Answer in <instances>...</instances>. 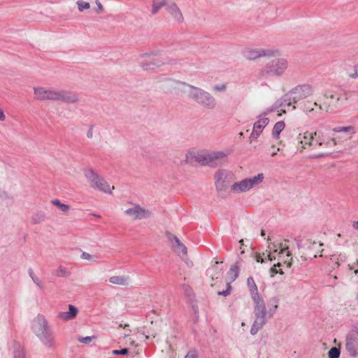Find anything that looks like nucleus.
Instances as JSON below:
<instances>
[{
	"label": "nucleus",
	"mask_w": 358,
	"mask_h": 358,
	"mask_svg": "<svg viewBox=\"0 0 358 358\" xmlns=\"http://www.w3.org/2000/svg\"><path fill=\"white\" fill-rule=\"evenodd\" d=\"M247 285L250 290L251 298L260 296L258 292L257 286L252 277H249L247 280Z\"/></svg>",
	"instance_id": "393cba45"
},
{
	"label": "nucleus",
	"mask_w": 358,
	"mask_h": 358,
	"mask_svg": "<svg viewBox=\"0 0 358 358\" xmlns=\"http://www.w3.org/2000/svg\"><path fill=\"white\" fill-rule=\"evenodd\" d=\"M182 287L183 292H185V295L187 297H191L192 295V290L191 287L187 285H182Z\"/></svg>",
	"instance_id": "37998d69"
},
{
	"label": "nucleus",
	"mask_w": 358,
	"mask_h": 358,
	"mask_svg": "<svg viewBox=\"0 0 358 358\" xmlns=\"http://www.w3.org/2000/svg\"><path fill=\"white\" fill-rule=\"evenodd\" d=\"M265 256V253H256V255H255V259L257 262H261V263H263L264 262V260L267 258L268 260L270 261H272L273 259H275L274 257H273L271 254H268L266 257L264 258V257Z\"/></svg>",
	"instance_id": "473e14b6"
},
{
	"label": "nucleus",
	"mask_w": 358,
	"mask_h": 358,
	"mask_svg": "<svg viewBox=\"0 0 358 358\" xmlns=\"http://www.w3.org/2000/svg\"><path fill=\"white\" fill-rule=\"evenodd\" d=\"M313 132L305 131L299 134L296 137L297 150L302 152L305 149H310V141L313 138Z\"/></svg>",
	"instance_id": "f8f14e48"
},
{
	"label": "nucleus",
	"mask_w": 358,
	"mask_h": 358,
	"mask_svg": "<svg viewBox=\"0 0 358 358\" xmlns=\"http://www.w3.org/2000/svg\"><path fill=\"white\" fill-rule=\"evenodd\" d=\"M313 93V89L311 85L308 84H303L297 85L292 89L288 93H287L284 97V101L287 102V106H289L292 103H296L300 100L304 99Z\"/></svg>",
	"instance_id": "0eeeda50"
},
{
	"label": "nucleus",
	"mask_w": 358,
	"mask_h": 358,
	"mask_svg": "<svg viewBox=\"0 0 358 358\" xmlns=\"http://www.w3.org/2000/svg\"><path fill=\"white\" fill-rule=\"evenodd\" d=\"M279 151V148L277 149V150H273V152L271 153L272 156H274L277 154V152Z\"/></svg>",
	"instance_id": "13d9d810"
},
{
	"label": "nucleus",
	"mask_w": 358,
	"mask_h": 358,
	"mask_svg": "<svg viewBox=\"0 0 358 358\" xmlns=\"http://www.w3.org/2000/svg\"><path fill=\"white\" fill-rule=\"evenodd\" d=\"M168 84H169L170 86L173 87V86H175V85H178V84H179V83H178V82H177V81H175V80H170L168 82Z\"/></svg>",
	"instance_id": "864d4df0"
},
{
	"label": "nucleus",
	"mask_w": 358,
	"mask_h": 358,
	"mask_svg": "<svg viewBox=\"0 0 358 358\" xmlns=\"http://www.w3.org/2000/svg\"><path fill=\"white\" fill-rule=\"evenodd\" d=\"M349 76L352 78H357L358 77L357 71L355 69L353 73L349 75Z\"/></svg>",
	"instance_id": "5fc2aeb1"
},
{
	"label": "nucleus",
	"mask_w": 358,
	"mask_h": 358,
	"mask_svg": "<svg viewBox=\"0 0 358 358\" xmlns=\"http://www.w3.org/2000/svg\"><path fill=\"white\" fill-rule=\"evenodd\" d=\"M269 120L266 117L259 116V120L255 122L253 129L255 131H257L261 134L263 129L268 124Z\"/></svg>",
	"instance_id": "5701e85b"
},
{
	"label": "nucleus",
	"mask_w": 358,
	"mask_h": 358,
	"mask_svg": "<svg viewBox=\"0 0 358 358\" xmlns=\"http://www.w3.org/2000/svg\"><path fill=\"white\" fill-rule=\"evenodd\" d=\"M166 9L177 22L182 23L183 22L184 18L182 12L176 3H168Z\"/></svg>",
	"instance_id": "dca6fc26"
},
{
	"label": "nucleus",
	"mask_w": 358,
	"mask_h": 358,
	"mask_svg": "<svg viewBox=\"0 0 358 358\" xmlns=\"http://www.w3.org/2000/svg\"><path fill=\"white\" fill-rule=\"evenodd\" d=\"M185 358H197V355L195 352H189Z\"/></svg>",
	"instance_id": "8fccbe9b"
},
{
	"label": "nucleus",
	"mask_w": 358,
	"mask_h": 358,
	"mask_svg": "<svg viewBox=\"0 0 358 358\" xmlns=\"http://www.w3.org/2000/svg\"><path fill=\"white\" fill-rule=\"evenodd\" d=\"M345 349L350 357L358 355V331L349 333L345 340Z\"/></svg>",
	"instance_id": "9d476101"
},
{
	"label": "nucleus",
	"mask_w": 358,
	"mask_h": 358,
	"mask_svg": "<svg viewBox=\"0 0 358 358\" xmlns=\"http://www.w3.org/2000/svg\"><path fill=\"white\" fill-rule=\"evenodd\" d=\"M273 110L272 109H267L266 111L264 112L261 115L262 117L264 115H266L268 113L271 112Z\"/></svg>",
	"instance_id": "4d7b16f0"
},
{
	"label": "nucleus",
	"mask_w": 358,
	"mask_h": 358,
	"mask_svg": "<svg viewBox=\"0 0 358 358\" xmlns=\"http://www.w3.org/2000/svg\"><path fill=\"white\" fill-rule=\"evenodd\" d=\"M189 158V154H187V155H186V161L187 162H188Z\"/></svg>",
	"instance_id": "e2e57ef3"
},
{
	"label": "nucleus",
	"mask_w": 358,
	"mask_h": 358,
	"mask_svg": "<svg viewBox=\"0 0 358 358\" xmlns=\"http://www.w3.org/2000/svg\"><path fill=\"white\" fill-rule=\"evenodd\" d=\"M95 3L97 5L96 12L98 13H101L103 11V5L101 3V2L99 0H96Z\"/></svg>",
	"instance_id": "09e8293b"
},
{
	"label": "nucleus",
	"mask_w": 358,
	"mask_h": 358,
	"mask_svg": "<svg viewBox=\"0 0 358 358\" xmlns=\"http://www.w3.org/2000/svg\"><path fill=\"white\" fill-rule=\"evenodd\" d=\"M254 301V314L255 321L250 329V334L255 335L266 324L267 319L271 318L275 312L279 303V299L277 297H273L270 300L272 308H269L266 310L265 302L260 296H256L252 299Z\"/></svg>",
	"instance_id": "f257e3e1"
},
{
	"label": "nucleus",
	"mask_w": 358,
	"mask_h": 358,
	"mask_svg": "<svg viewBox=\"0 0 358 358\" xmlns=\"http://www.w3.org/2000/svg\"><path fill=\"white\" fill-rule=\"evenodd\" d=\"M324 96L326 98H330L331 99H336L334 101H331L329 102L328 106L326 107V111L328 112L329 110H332L334 108L338 107L343 101L341 100L339 96H336L334 94H331L328 96L327 93L324 94Z\"/></svg>",
	"instance_id": "b1692460"
},
{
	"label": "nucleus",
	"mask_w": 358,
	"mask_h": 358,
	"mask_svg": "<svg viewBox=\"0 0 358 358\" xmlns=\"http://www.w3.org/2000/svg\"><path fill=\"white\" fill-rule=\"evenodd\" d=\"M335 132H352L355 133V128L352 126L348 127H337L333 129Z\"/></svg>",
	"instance_id": "72a5a7b5"
},
{
	"label": "nucleus",
	"mask_w": 358,
	"mask_h": 358,
	"mask_svg": "<svg viewBox=\"0 0 358 358\" xmlns=\"http://www.w3.org/2000/svg\"><path fill=\"white\" fill-rule=\"evenodd\" d=\"M166 236L169 239V241L171 243V247L173 249L175 248L176 247H178L180 244L182 243L180 242V241L179 240V238L178 237H176V236H174L173 234H172L170 232H166Z\"/></svg>",
	"instance_id": "c85d7f7f"
},
{
	"label": "nucleus",
	"mask_w": 358,
	"mask_h": 358,
	"mask_svg": "<svg viewBox=\"0 0 358 358\" xmlns=\"http://www.w3.org/2000/svg\"><path fill=\"white\" fill-rule=\"evenodd\" d=\"M284 128L285 123L283 121H279L276 122L273 127L272 131V136H273V138H278L280 132L284 129Z\"/></svg>",
	"instance_id": "cd10ccee"
},
{
	"label": "nucleus",
	"mask_w": 358,
	"mask_h": 358,
	"mask_svg": "<svg viewBox=\"0 0 358 358\" xmlns=\"http://www.w3.org/2000/svg\"><path fill=\"white\" fill-rule=\"evenodd\" d=\"M264 180V174L259 173L257 176L243 179L239 182H234L231 189L232 192L236 194L245 192L250 191L254 187L260 184Z\"/></svg>",
	"instance_id": "1a4fd4ad"
},
{
	"label": "nucleus",
	"mask_w": 358,
	"mask_h": 358,
	"mask_svg": "<svg viewBox=\"0 0 358 358\" xmlns=\"http://www.w3.org/2000/svg\"><path fill=\"white\" fill-rule=\"evenodd\" d=\"M297 247H298V248H301V244L299 242L297 243Z\"/></svg>",
	"instance_id": "0e129e2a"
},
{
	"label": "nucleus",
	"mask_w": 358,
	"mask_h": 358,
	"mask_svg": "<svg viewBox=\"0 0 358 358\" xmlns=\"http://www.w3.org/2000/svg\"><path fill=\"white\" fill-rule=\"evenodd\" d=\"M14 358H25V354L22 348H19L15 351Z\"/></svg>",
	"instance_id": "c03bdc74"
},
{
	"label": "nucleus",
	"mask_w": 358,
	"mask_h": 358,
	"mask_svg": "<svg viewBox=\"0 0 358 358\" xmlns=\"http://www.w3.org/2000/svg\"><path fill=\"white\" fill-rule=\"evenodd\" d=\"M288 67V61L285 58H275L268 61L259 71L262 78L280 77Z\"/></svg>",
	"instance_id": "423d86ee"
},
{
	"label": "nucleus",
	"mask_w": 358,
	"mask_h": 358,
	"mask_svg": "<svg viewBox=\"0 0 358 358\" xmlns=\"http://www.w3.org/2000/svg\"><path fill=\"white\" fill-rule=\"evenodd\" d=\"M279 260H282L283 262V264H286L287 268H290L292 265V257H291V253L289 251H287L285 257L282 256L284 252L288 249V246L286 244L280 243L279 245Z\"/></svg>",
	"instance_id": "a211bd4d"
},
{
	"label": "nucleus",
	"mask_w": 358,
	"mask_h": 358,
	"mask_svg": "<svg viewBox=\"0 0 358 358\" xmlns=\"http://www.w3.org/2000/svg\"><path fill=\"white\" fill-rule=\"evenodd\" d=\"M282 266V264L281 262H278L273 266L270 268L269 273L270 276L271 278L274 277L277 273H280V275L284 274V271L282 268L278 269L277 268H280Z\"/></svg>",
	"instance_id": "c756f323"
},
{
	"label": "nucleus",
	"mask_w": 358,
	"mask_h": 358,
	"mask_svg": "<svg viewBox=\"0 0 358 358\" xmlns=\"http://www.w3.org/2000/svg\"><path fill=\"white\" fill-rule=\"evenodd\" d=\"M213 89L215 91L224 92L227 90V85L225 84L215 85L213 86Z\"/></svg>",
	"instance_id": "a18cd8bd"
},
{
	"label": "nucleus",
	"mask_w": 358,
	"mask_h": 358,
	"mask_svg": "<svg viewBox=\"0 0 358 358\" xmlns=\"http://www.w3.org/2000/svg\"><path fill=\"white\" fill-rule=\"evenodd\" d=\"M352 227L354 229L358 231V221H354L352 222Z\"/></svg>",
	"instance_id": "6e6d98bb"
},
{
	"label": "nucleus",
	"mask_w": 358,
	"mask_h": 358,
	"mask_svg": "<svg viewBox=\"0 0 358 358\" xmlns=\"http://www.w3.org/2000/svg\"><path fill=\"white\" fill-rule=\"evenodd\" d=\"M261 236H265V231L264 230H262Z\"/></svg>",
	"instance_id": "680f3d73"
},
{
	"label": "nucleus",
	"mask_w": 358,
	"mask_h": 358,
	"mask_svg": "<svg viewBox=\"0 0 358 358\" xmlns=\"http://www.w3.org/2000/svg\"><path fill=\"white\" fill-rule=\"evenodd\" d=\"M81 258L83 259L89 260L93 262H98V257L96 255H92L86 252H83Z\"/></svg>",
	"instance_id": "e433bc0d"
},
{
	"label": "nucleus",
	"mask_w": 358,
	"mask_h": 358,
	"mask_svg": "<svg viewBox=\"0 0 358 358\" xmlns=\"http://www.w3.org/2000/svg\"><path fill=\"white\" fill-rule=\"evenodd\" d=\"M87 136L89 138H92L93 137V129L92 127L90 128V129L87 132Z\"/></svg>",
	"instance_id": "3c124183"
},
{
	"label": "nucleus",
	"mask_w": 358,
	"mask_h": 358,
	"mask_svg": "<svg viewBox=\"0 0 358 358\" xmlns=\"http://www.w3.org/2000/svg\"><path fill=\"white\" fill-rule=\"evenodd\" d=\"M45 215L44 213L40 211L36 212V213L33 214L31 216V222L34 224H38L45 220Z\"/></svg>",
	"instance_id": "7c9ffc66"
},
{
	"label": "nucleus",
	"mask_w": 358,
	"mask_h": 358,
	"mask_svg": "<svg viewBox=\"0 0 358 358\" xmlns=\"http://www.w3.org/2000/svg\"><path fill=\"white\" fill-rule=\"evenodd\" d=\"M210 152H197L194 154L193 157L194 160L199 163L202 166H210Z\"/></svg>",
	"instance_id": "4be33fe9"
},
{
	"label": "nucleus",
	"mask_w": 358,
	"mask_h": 358,
	"mask_svg": "<svg viewBox=\"0 0 358 358\" xmlns=\"http://www.w3.org/2000/svg\"><path fill=\"white\" fill-rule=\"evenodd\" d=\"M109 282L112 284L127 286L130 282V278L129 275H114L109 278Z\"/></svg>",
	"instance_id": "412c9836"
},
{
	"label": "nucleus",
	"mask_w": 358,
	"mask_h": 358,
	"mask_svg": "<svg viewBox=\"0 0 358 358\" xmlns=\"http://www.w3.org/2000/svg\"><path fill=\"white\" fill-rule=\"evenodd\" d=\"M239 273V267L237 264L232 265L227 273V278L229 283L234 282L238 277Z\"/></svg>",
	"instance_id": "a878e982"
},
{
	"label": "nucleus",
	"mask_w": 358,
	"mask_h": 358,
	"mask_svg": "<svg viewBox=\"0 0 358 358\" xmlns=\"http://www.w3.org/2000/svg\"><path fill=\"white\" fill-rule=\"evenodd\" d=\"M52 203L64 213L68 212L70 209V206L69 205L61 203L58 199L52 200Z\"/></svg>",
	"instance_id": "2f4dec72"
},
{
	"label": "nucleus",
	"mask_w": 358,
	"mask_h": 358,
	"mask_svg": "<svg viewBox=\"0 0 358 358\" xmlns=\"http://www.w3.org/2000/svg\"><path fill=\"white\" fill-rule=\"evenodd\" d=\"M227 173L224 170H220L215 175V185L217 191L224 190L226 188L225 180Z\"/></svg>",
	"instance_id": "f3484780"
},
{
	"label": "nucleus",
	"mask_w": 358,
	"mask_h": 358,
	"mask_svg": "<svg viewBox=\"0 0 358 358\" xmlns=\"http://www.w3.org/2000/svg\"><path fill=\"white\" fill-rule=\"evenodd\" d=\"M259 133H258L257 131H255L254 130L252 131L250 136V141H255L257 139L258 136H259Z\"/></svg>",
	"instance_id": "de8ad7c7"
},
{
	"label": "nucleus",
	"mask_w": 358,
	"mask_h": 358,
	"mask_svg": "<svg viewBox=\"0 0 358 358\" xmlns=\"http://www.w3.org/2000/svg\"><path fill=\"white\" fill-rule=\"evenodd\" d=\"M178 255L181 256H185L187 252V248L185 245L182 243L178 247H176L173 249Z\"/></svg>",
	"instance_id": "f704fd0d"
},
{
	"label": "nucleus",
	"mask_w": 358,
	"mask_h": 358,
	"mask_svg": "<svg viewBox=\"0 0 358 358\" xmlns=\"http://www.w3.org/2000/svg\"><path fill=\"white\" fill-rule=\"evenodd\" d=\"M31 329L40 341L48 348L55 346L54 334L48 320L42 315H38L31 324Z\"/></svg>",
	"instance_id": "7ed1b4c3"
},
{
	"label": "nucleus",
	"mask_w": 358,
	"mask_h": 358,
	"mask_svg": "<svg viewBox=\"0 0 358 358\" xmlns=\"http://www.w3.org/2000/svg\"><path fill=\"white\" fill-rule=\"evenodd\" d=\"M124 213L134 220L148 218L151 215L148 210L141 208L139 205H134L132 207L127 209Z\"/></svg>",
	"instance_id": "9b49d317"
},
{
	"label": "nucleus",
	"mask_w": 358,
	"mask_h": 358,
	"mask_svg": "<svg viewBox=\"0 0 358 358\" xmlns=\"http://www.w3.org/2000/svg\"><path fill=\"white\" fill-rule=\"evenodd\" d=\"M56 275L57 276H67L69 271L65 268L59 266L56 271Z\"/></svg>",
	"instance_id": "a19ab883"
},
{
	"label": "nucleus",
	"mask_w": 358,
	"mask_h": 358,
	"mask_svg": "<svg viewBox=\"0 0 358 358\" xmlns=\"http://www.w3.org/2000/svg\"><path fill=\"white\" fill-rule=\"evenodd\" d=\"M34 92L35 98L40 101H58L66 103H76L79 101L78 95L70 91L38 87H34Z\"/></svg>",
	"instance_id": "f03ea898"
},
{
	"label": "nucleus",
	"mask_w": 358,
	"mask_h": 358,
	"mask_svg": "<svg viewBox=\"0 0 358 358\" xmlns=\"http://www.w3.org/2000/svg\"><path fill=\"white\" fill-rule=\"evenodd\" d=\"M310 141V150L318 151V153L313 155L312 158H320L331 154V150L336 145L334 138H325L321 131L313 132V138Z\"/></svg>",
	"instance_id": "20e7f679"
},
{
	"label": "nucleus",
	"mask_w": 358,
	"mask_h": 358,
	"mask_svg": "<svg viewBox=\"0 0 358 358\" xmlns=\"http://www.w3.org/2000/svg\"><path fill=\"white\" fill-rule=\"evenodd\" d=\"M129 352L127 348H122L121 350H114L112 351V354L114 355H126Z\"/></svg>",
	"instance_id": "79ce46f5"
},
{
	"label": "nucleus",
	"mask_w": 358,
	"mask_h": 358,
	"mask_svg": "<svg viewBox=\"0 0 358 358\" xmlns=\"http://www.w3.org/2000/svg\"><path fill=\"white\" fill-rule=\"evenodd\" d=\"M164 62L159 59H152L149 61L142 62L141 66L143 70L148 71L161 66Z\"/></svg>",
	"instance_id": "aec40b11"
},
{
	"label": "nucleus",
	"mask_w": 358,
	"mask_h": 358,
	"mask_svg": "<svg viewBox=\"0 0 358 358\" xmlns=\"http://www.w3.org/2000/svg\"><path fill=\"white\" fill-rule=\"evenodd\" d=\"M239 243H240V245H241V247L242 245H243V239L240 240V241H239Z\"/></svg>",
	"instance_id": "bf43d9fd"
},
{
	"label": "nucleus",
	"mask_w": 358,
	"mask_h": 358,
	"mask_svg": "<svg viewBox=\"0 0 358 358\" xmlns=\"http://www.w3.org/2000/svg\"><path fill=\"white\" fill-rule=\"evenodd\" d=\"M85 176L92 188L104 193H111L110 187L108 182L93 169H86L85 171Z\"/></svg>",
	"instance_id": "6e6552de"
},
{
	"label": "nucleus",
	"mask_w": 358,
	"mask_h": 358,
	"mask_svg": "<svg viewBox=\"0 0 358 358\" xmlns=\"http://www.w3.org/2000/svg\"><path fill=\"white\" fill-rule=\"evenodd\" d=\"M6 119V115L3 110L0 108V120L3 121Z\"/></svg>",
	"instance_id": "603ef678"
},
{
	"label": "nucleus",
	"mask_w": 358,
	"mask_h": 358,
	"mask_svg": "<svg viewBox=\"0 0 358 358\" xmlns=\"http://www.w3.org/2000/svg\"><path fill=\"white\" fill-rule=\"evenodd\" d=\"M69 311L60 312L58 314L57 317L59 319L64 321H68L73 319L78 313V309L73 305H69Z\"/></svg>",
	"instance_id": "6ab92c4d"
},
{
	"label": "nucleus",
	"mask_w": 358,
	"mask_h": 358,
	"mask_svg": "<svg viewBox=\"0 0 358 358\" xmlns=\"http://www.w3.org/2000/svg\"><path fill=\"white\" fill-rule=\"evenodd\" d=\"M29 274L30 277L31 278L32 280L34 281V282L38 287H40V288H43V284L42 283V282L40 280V279L38 277L34 275L32 269H29Z\"/></svg>",
	"instance_id": "4c0bfd02"
},
{
	"label": "nucleus",
	"mask_w": 358,
	"mask_h": 358,
	"mask_svg": "<svg viewBox=\"0 0 358 358\" xmlns=\"http://www.w3.org/2000/svg\"><path fill=\"white\" fill-rule=\"evenodd\" d=\"M188 87L187 91L189 99L193 100L199 106L206 109H214L217 106L215 98L208 92L189 84L181 83Z\"/></svg>",
	"instance_id": "39448f33"
},
{
	"label": "nucleus",
	"mask_w": 358,
	"mask_h": 358,
	"mask_svg": "<svg viewBox=\"0 0 358 358\" xmlns=\"http://www.w3.org/2000/svg\"><path fill=\"white\" fill-rule=\"evenodd\" d=\"M337 236H338V237H341V234H337Z\"/></svg>",
	"instance_id": "69168bd1"
},
{
	"label": "nucleus",
	"mask_w": 358,
	"mask_h": 358,
	"mask_svg": "<svg viewBox=\"0 0 358 358\" xmlns=\"http://www.w3.org/2000/svg\"><path fill=\"white\" fill-rule=\"evenodd\" d=\"M76 4L80 12H83L85 9H89L90 8V3L83 0H78Z\"/></svg>",
	"instance_id": "c9c22d12"
},
{
	"label": "nucleus",
	"mask_w": 358,
	"mask_h": 358,
	"mask_svg": "<svg viewBox=\"0 0 358 358\" xmlns=\"http://www.w3.org/2000/svg\"><path fill=\"white\" fill-rule=\"evenodd\" d=\"M167 0H153L152 5V13L153 15L156 14L160 8L164 6H167L168 5Z\"/></svg>",
	"instance_id": "bb28decb"
},
{
	"label": "nucleus",
	"mask_w": 358,
	"mask_h": 358,
	"mask_svg": "<svg viewBox=\"0 0 358 358\" xmlns=\"http://www.w3.org/2000/svg\"><path fill=\"white\" fill-rule=\"evenodd\" d=\"M228 152L223 151L211 152L209 153L210 166L216 167L224 164L227 158Z\"/></svg>",
	"instance_id": "2eb2a0df"
},
{
	"label": "nucleus",
	"mask_w": 358,
	"mask_h": 358,
	"mask_svg": "<svg viewBox=\"0 0 358 358\" xmlns=\"http://www.w3.org/2000/svg\"><path fill=\"white\" fill-rule=\"evenodd\" d=\"M231 289V287L230 285V283L229 282H227V289L226 290H223L222 292H218V294L219 295H222V296H227L228 295L230 294V290Z\"/></svg>",
	"instance_id": "49530a36"
},
{
	"label": "nucleus",
	"mask_w": 358,
	"mask_h": 358,
	"mask_svg": "<svg viewBox=\"0 0 358 358\" xmlns=\"http://www.w3.org/2000/svg\"><path fill=\"white\" fill-rule=\"evenodd\" d=\"M273 247H274L273 252H276L278 251V248H276V246L275 245H273Z\"/></svg>",
	"instance_id": "052dcab7"
},
{
	"label": "nucleus",
	"mask_w": 358,
	"mask_h": 358,
	"mask_svg": "<svg viewBox=\"0 0 358 358\" xmlns=\"http://www.w3.org/2000/svg\"><path fill=\"white\" fill-rule=\"evenodd\" d=\"M273 54V52L268 50L264 49H252L247 48L243 52V57L248 60L256 59L263 56H268Z\"/></svg>",
	"instance_id": "ddd939ff"
},
{
	"label": "nucleus",
	"mask_w": 358,
	"mask_h": 358,
	"mask_svg": "<svg viewBox=\"0 0 358 358\" xmlns=\"http://www.w3.org/2000/svg\"><path fill=\"white\" fill-rule=\"evenodd\" d=\"M340 350L336 347L331 348L328 352L329 358H338L340 356Z\"/></svg>",
	"instance_id": "58836bf2"
},
{
	"label": "nucleus",
	"mask_w": 358,
	"mask_h": 358,
	"mask_svg": "<svg viewBox=\"0 0 358 358\" xmlns=\"http://www.w3.org/2000/svg\"><path fill=\"white\" fill-rule=\"evenodd\" d=\"M95 336H86V337H78V340L80 343L85 344H90L94 339Z\"/></svg>",
	"instance_id": "ea45409f"
},
{
	"label": "nucleus",
	"mask_w": 358,
	"mask_h": 358,
	"mask_svg": "<svg viewBox=\"0 0 358 358\" xmlns=\"http://www.w3.org/2000/svg\"><path fill=\"white\" fill-rule=\"evenodd\" d=\"M323 107L322 105L318 104L317 101H306L303 105V111L310 118L315 117L321 113Z\"/></svg>",
	"instance_id": "4468645a"
}]
</instances>
